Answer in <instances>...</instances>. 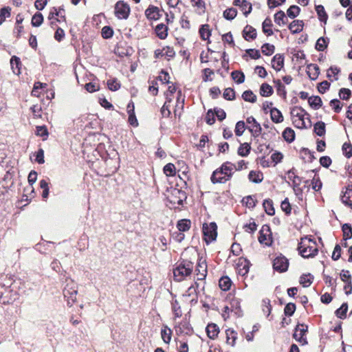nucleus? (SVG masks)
<instances>
[{
	"mask_svg": "<svg viewBox=\"0 0 352 352\" xmlns=\"http://www.w3.org/2000/svg\"><path fill=\"white\" fill-rule=\"evenodd\" d=\"M236 171V165L230 162H226L213 171L210 180L212 184H225L230 180Z\"/></svg>",
	"mask_w": 352,
	"mask_h": 352,
	"instance_id": "f257e3e1",
	"label": "nucleus"
},
{
	"mask_svg": "<svg viewBox=\"0 0 352 352\" xmlns=\"http://www.w3.org/2000/svg\"><path fill=\"white\" fill-rule=\"evenodd\" d=\"M165 195L168 202L175 208L177 207L176 205L183 206L187 198L185 191L174 187L167 188Z\"/></svg>",
	"mask_w": 352,
	"mask_h": 352,
	"instance_id": "f03ea898",
	"label": "nucleus"
},
{
	"mask_svg": "<svg viewBox=\"0 0 352 352\" xmlns=\"http://www.w3.org/2000/svg\"><path fill=\"white\" fill-rule=\"evenodd\" d=\"M193 270V263L188 260H183L174 269V278L176 281L180 282L186 276H190Z\"/></svg>",
	"mask_w": 352,
	"mask_h": 352,
	"instance_id": "7ed1b4c3",
	"label": "nucleus"
},
{
	"mask_svg": "<svg viewBox=\"0 0 352 352\" xmlns=\"http://www.w3.org/2000/svg\"><path fill=\"white\" fill-rule=\"evenodd\" d=\"M298 250L300 254L304 258L313 257L318 252L316 243L311 240L301 241L298 244Z\"/></svg>",
	"mask_w": 352,
	"mask_h": 352,
	"instance_id": "20e7f679",
	"label": "nucleus"
},
{
	"mask_svg": "<svg viewBox=\"0 0 352 352\" xmlns=\"http://www.w3.org/2000/svg\"><path fill=\"white\" fill-rule=\"evenodd\" d=\"M63 296L67 300V305L72 306L76 300L78 294L77 285L73 280L66 279V285L63 289Z\"/></svg>",
	"mask_w": 352,
	"mask_h": 352,
	"instance_id": "39448f33",
	"label": "nucleus"
},
{
	"mask_svg": "<svg viewBox=\"0 0 352 352\" xmlns=\"http://www.w3.org/2000/svg\"><path fill=\"white\" fill-rule=\"evenodd\" d=\"M203 234L204 240L207 244L216 240L217 236V226L215 222H211L209 224H203Z\"/></svg>",
	"mask_w": 352,
	"mask_h": 352,
	"instance_id": "423d86ee",
	"label": "nucleus"
},
{
	"mask_svg": "<svg viewBox=\"0 0 352 352\" xmlns=\"http://www.w3.org/2000/svg\"><path fill=\"white\" fill-rule=\"evenodd\" d=\"M129 6L123 1H118L115 5V15L120 19H126L130 14Z\"/></svg>",
	"mask_w": 352,
	"mask_h": 352,
	"instance_id": "0eeeda50",
	"label": "nucleus"
},
{
	"mask_svg": "<svg viewBox=\"0 0 352 352\" xmlns=\"http://www.w3.org/2000/svg\"><path fill=\"white\" fill-rule=\"evenodd\" d=\"M289 261L288 259L280 254L276 257L273 261V268L275 271L278 272H285L288 270Z\"/></svg>",
	"mask_w": 352,
	"mask_h": 352,
	"instance_id": "6e6552de",
	"label": "nucleus"
},
{
	"mask_svg": "<svg viewBox=\"0 0 352 352\" xmlns=\"http://www.w3.org/2000/svg\"><path fill=\"white\" fill-rule=\"evenodd\" d=\"M308 331V327L304 324H298L293 335L294 338L303 344H307V338L304 336Z\"/></svg>",
	"mask_w": 352,
	"mask_h": 352,
	"instance_id": "1a4fd4ad",
	"label": "nucleus"
},
{
	"mask_svg": "<svg viewBox=\"0 0 352 352\" xmlns=\"http://www.w3.org/2000/svg\"><path fill=\"white\" fill-rule=\"evenodd\" d=\"M246 122L250 126L248 127L251 132L252 136L254 138L258 137L262 132L261 124L256 120L253 116H250L247 118Z\"/></svg>",
	"mask_w": 352,
	"mask_h": 352,
	"instance_id": "9d476101",
	"label": "nucleus"
},
{
	"mask_svg": "<svg viewBox=\"0 0 352 352\" xmlns=\"http://www.w3.org/2000/svg\"><path fill=\"white\" fill-rule=\"evenodd\" d=\"M291 116L292 117H296L298 118H305V116H307V120H308L309 126H311V120L309 118V114L301 107H294L291 109Z\"/></svg>",
	"mask_w": 352,
	"mask_h": 352,
	"instance_id": "9b49d317",
	"label": "nucleus"
},
{
	"mask_svg": "<svg viewBox=\"0 0 352 352\" xmlns=\"http://www.w3.org/2000/svg\"><path fill=\"white\" fill-rule=\"evenodd\" d=\"M145 15L148 19L155 21L158 20L162 16L159 8L152 5L145 10Z\"/></svg>",
	"mask_w": 352,
	"mask_h": 352,
	"instance_id": "f8f14e48",
	"label": "nucleus"
},
{
	"mask_svg": "<svg viewBox=\"0 0 352 352\" xmlns=\"http://www.w3.org/2000/svg\"><path fill=\"white\" fill-rule=\"evenodd\" d=\"M196 272L197 275L200 276V277L198 278L199 280L205 279L207 275V264L205 259H202L201 258L199 259Z\"/></svg>",
	"mask_w": 352,
	"mask_h": 352,
	"instance_id": "ddd939ff",
	"label": "nucleus"
},
{
	"mask_svg": "<svg viewBox=\"0 0 352 352\" xmlns=\"http://www.w3.org/2000/svg\"><path fill=\"white\" fill-rule=\"evenodd\" d=\"M284 66V56L281 54H276L272 59V67L279 72Z\"/></svg>",
	"mask_w": 352,
	"mask_h": 352,
	"instance_id": "4468645a",
	"label": "nucleus"
},
{
	"mask_svg": "<svg viewBox=\"0 0 352 352\" xmlns=\"http://www.w3.org/2000/svg\"><path fill=\"white\" fill-rule=\"evenodd\" d=\"M256 30L251 25H247L243 30V36L245 40L250 41L256 38Z\"/></svg>",
	"mask_w": 352,
	"mask_h": 352,
	"instance_id": "2eb2a0df",
	"label": "nucleus"
},
{
	"mask_svg": "<svg viewBox=\"0 0 352 352\" xmlns=\"http://www.w3.org/2000/svg\"><path fill=\"white\" fill-rule=\"evenodd\" d=\"M267 232H270V228L268 226H263L259 232L258 241L261 244L270 245V239H267Z\"/></svg>",
	"mask_w": 352,
	"mask_h": 352,
	"instance_id": "dca6fc26",
	"label": "nucleus"
},
{
	"mask_svg": "<svg viewBox=\"0 0 352 352\" xmlns=\"http://www.w3.org/2000/svg\"><path fill=\"white\" fill-rule=\"evenodd\" d=\"M208 336L210 339H215L219 333V327L214 323L208 324L206 328Z\"/></svg>",
	"mask_w": 352,
	"mask_h": 352,
	"instance_id": "f3484780",
	"label": "nucleus"
},
{
	"mask_svg": "<svg viewBox=\"0 0 352 352\" xmlns=\"http://www.w3.org/2000/svg\"><path fill=\"white\" fill-rule=\"evenodd\" d=\"M307 74L311 80H316L320 74V68L316 64H309L307 65Z\"/></svg>",
	"mask_w": 352,
	"mask_h": 352,
	"instance_id": "a211bd4d",
	"label": "nucleus"
},
{
	"mask_svg": "<svg viewBox=\"0 0 352 352\" xmlns=\"http://www.w3.org/2000/svg\"><path fill=\"white\" fill-rule=\"evenodd\" d=\"M304 23L301 20H294L289 25V29L292 34L300 32L303 29Z\"/></svg>",
	"mask_w": 352,
	"mask_h": 352,
	"instance_id": "6ab92c4d",
	"label": "nucleus"
},
{
	"mask_svg": "<svg viewBox=\"0 0 352 352\" xmlns=\"http://www.w3.org/2000/svg\"><path fill=\"white\" fill-rule=\"evenodd\" d=\"M270 116L272 120L275 123H280L283 121L282 113L275 107L270 109Z\"/></svg>",
	"mask_w": 352,
	"mask_h": 352,
	"instance_id": "aec40b11",
	"label": "nucleus"
},
{
	"mask_svg": "<svg viewBox=\"0 0 352 352\" xmlns=\"http://www.w3.org/2000/svg\"><path fill=\"white\" fill-rule=\"evenodd\" d=\"M314 131L320 137H322L326 133L325 123L322 121H318L314 125Z\"/></svg>",
	"mask_w": 352,
	"mask_h": 352,
	"instance_id": "412c9836",
	"label": "nucleus"
},
{
	"mask_svg": "<svg viewBox=\"0 0 352 352\" xmlns=\"http://www.w3.org/2000/svg\"><path fill=\"white\" fill-rule=\"evenodd\" d=\"M168 28L163 23L158 24L155 28V33L160 39L166 38L168 33Z\"/></svg>",
	"mask_w": 352,
	"mask_h": 352,
	"instance_id": "4be33fe9",
	"label": "nucleus"
},
{
	"mask_svg": "<svg viewBox=\"0 0 352 352\" xmlns=\"http://www.w3.org/2000/svg\"><path fill=\"white\" fill-rule=\"evenodd\" d=\"M263 208L265 212L270 216H272L275 214V209L274 208L273 201L270 199H266L263 201Z\"/></svg>",
	"mask_w": 352,
	"mask_h": 352,
	"instance_id": "5701e85b",
	"label": "nucleus"
},
{
	"mask_svg": "<svg viewBox=\"0 0 352 352\" xmlns=\"http://www.w3.org/2000/svg\"><path fill=\"white\" fill-rule=\"evenodd\" d=\"M308 103L315 110L320 109L322 105V100L318 96L309 97Z\"/></svg>",
	"mask_w": 352,
	"mask_h": 352,
	"instance_id": "b1692460",
	"label": "nucleus"
},
{
	"mask_svg": "<svg viewBox=\"0 0 352 352\" xmlns=\"http://www.w3.org/2000/svg\"><path fill=\"white\" fill-rule=\"evenodd\" d=\"M341 199L343 204L352 208V188H350L349 187L346 188Z\"/></svg>",
	"mask_w": 352,
	"mask_h": 352,
	"instance_id": "393cba45",
	"label": "nucleus"
},
{
	"mask_svg": "<svg viewBox=\"0 0 352 352\" xmlns=\"http://www.w3.org/2000/svg\"><path fill=\"white\" fill-rule=\"evenodd\" d=\"M274 82L276 85L277 94L278 96L283 97V99H286L287 91H286L285 85L278 79L274 80Z\"/></svg>",
	"mask_w": 352,
	"mask_h": 352,
	"instance_id": "a878e982",
	"label": "nucleus"
},
{
	"mask_svg": "<svg viewBox=\"0 0 352 352\" xmlns=\"http://www.w3.org/2000/svg\"><path fill=\"white\" fill-rule=\"evenodd\" d=\"M232 281L228 276H222L219 280V286L223 291H228L230 289Z\"/></svg>",
	"mask_w": 352,
	"mask_h": 352,
	"instance_id": "bb28decb",
	"label": "nucleus"
},
{
	"mask_svg": "<svg viewBox=\"0 0 352 352\" xmlns=\"http://www.w3.org/2000/svg\"><path fill=\"white\" fill-rule=\"evenodd\" d=\"M316 11L318 14L319 20L326 23L328 19V15L325 12L324 6L322 5L316 6Z\"/></svg>",
	"mask_w": 352,
	"mask_h": 352,
	"instance_id": "cd10ccee",
	"label": "nucleus"
},
{
	"mask_svg": "<svg viewBox=\"0 0 352 352\" xmlns=\"http://www.w3.org/2000/svg\"><path fill=\"white\" fill-rule=\"evenodd\" d=\"M274 93L273 88L267 83H263L260 87V94L263 97H269Z\"/></svg>",
	"mask_w": 352,
	"mask_h": 352,
	"instance_id": "c85d7f7f",
	"label": "nucleus"
},
{
	"mask_svg": "<svg viewBox=\"0 0 352 352\" xmlns=\"http://www.w3.org/2000/svg\"><path fill=\"white\" fill-rule=\"evenodd\" d=\"M283 138L289 143L294 142L295 140L294 131L290 127H287L283 132Z\"/></svg>",
	"mask_w": 352,
	"mask_h": 352,
	"instance_id": "c756f323",
	"label": "nucleus"
},
{
	"mask_svg": "<svg viewBox=\"0 0 352 352\" xmlns=\"http://www.w3.org/2000/svg\"><path fill=\"white\" fill-rule=\"evenodd\" d=\"M329 41L328 38L320 37L316 41V50L319 52L324 51L328 46Z\"/></svg>",
	"mask_w": 352,
	"mask_h": 352,
	"instance_id": "7c9ffc66",
	"label": "nucleus"
},
{
	"mask_svg": "<svg viewBox=\"0 0 352 352\" xmlns=\"http://www.w3.org/2000/svg\"><path fill=\"white\" fill-rule=\"evenodd\" d=\"M10 65L14 73L17 74L21 73L20 66L21 65V62L19 57L13 56L10 59Z\"/></svg>",
	"mask_w": 352,
	"mask_h": 352,
	"instance_id": "2f4dec72",
	"label": "nucleus"
},
{
	"mask_svg": "<svg viewBox=\"0 0 352 352\" xmlns=\"http://www.w3.org/2000/svg\"><path fill=\"white\" fill-rule=\"evenodd\" d=\"M191 222L189 219H184L178 221L177 228L181 232H186L190 228Z\"/></svg>",
	"mask_w": 352,
	"mask_h": 352,
	"instance_id": "473e14b6",
	"label": "nucleus"
},
{
	"mask_svg": "<svg viewBox=\"0 0 352 352\" xmlns=\"http://www.w3.org/2000/svg\"><path fill=\"white\" fill-rule=\"evenodd\" d=\"M226 342L231 346H234L235 341L237 338V333L234 330L228 329L226 331Z\"/></svg>",
	"mask_w": 352,
	"mask_h": 352,
	"instance_id": "72a5a7b5",
	"label": "nucleus"
},
{
	"mask_svg": "<svg viewBox=\"0 0 352 352\" xmlns=\"http://www.w3.org/2000/svg\"><path fill=\"white\" fill-rule=\"evenodd\" d=\"M199 32L201 39L204 41L208 40L211 35V32L209 29V25L208 24L201 25Z\"/></svg>",
	"mask_w": 352,
	"mask_h": 352,
	"instance_id": "f704fd0d",
	"label": "nucleus"
},
{
	"mask_svg": "<svg viewBox=\"0 0 352 352\" xmlns=\"http://www.w3.org/2000/svg\"><path fill=\"white\" fill-rule=\"evenodd\" d=\"M274 21L278 25H280L287 23V20L285 14L283 11L279 10L274 14Z\"/></svg>",
	"mask_w": 352,
	"mask_h": 352,
	"instance_id": "c9c22d12",
	"label": "nucleus"
},
{
	"mask_svg": "<svg viewBox=\"0 0 352 352\" xmlns=\"http://www.w3.org/2000/svg\"><path fill=\"white\" fill-rule=\"evenodd\" d=\"M248 178L251 182L258 184L262 182L263 177L260 172L251 170L248 175Z\"/></svg>",
	"mask_w": 352,
	"mask_h": 352,
	"instance_id": "e433bc0d",
	"label": "nucleus"
},
{
	"mask_svg": "<svg viewBox=\"0 0 352 352\" xmlns=\"http://www.w3.org/2000/svg\"><path fill=\"white\" fill-rule=\"evenodd\" d=\"M272 26V21L269 18H266L262 24L263 32L266 34L267 36H271L273 34V31L271 29Z\"/></svg>",
	"mask_w": 352,
	"mask_h": 352,
	"instance_id": "4c0bfd02",
	"label": "nucleus"
},
{
	"mask_svg": "<svg viewBox=\"0 0 352 352\" xmlns=\"http://www.w3.org/2000/svg\"><path fill=\"white\" fill-rule=\"evenodd\" d=\"M314 276H311L310 274H302L300 277V283L304 287H309L313 282Z\"/></svg>",
	"mask_w": 352,
	"mask_h": 352,
	"instance_id": "58836bf2",
	"label": "nucleus"
},
{
	"mask_svg": "<svg viewBox=\"0 0 352 352\" xmlns=\"http://www.w3.org/2000/svg\"><path fill=\"white\" fill-rule=\"evenodd\" d=\"M231 76L232 80H234L237 84H241L245 81V75L241 71H233L231 73Z\"/></svg>",
	"mask_w": 352,
	"mask_h": 352,
	"instance_id": "ea45409f",
	"label": "nucleus"
},
{
	"mask_svg": "<svg viewBox=\"0 0 352 352\" xmlns=\"http://www.w3.org/2000/svg\"><path fill=\"white\" fill-rule=\"evenodd\" d=\"M347 310L348 305L346 302H344L340 308L336 310L335 314L338 318L344 319L346 316Z\"/></svg>",
	"mask_w": 352,
	"mask_h": 352,
	"instance_id": "a19ab883",
	"label": "nucleus"
},
{
	"mask_svg": "<svg viewBox=\"0 0 352 352\" xmlns=\"http://www.w3.org/2000/svg\"><path fill=\"white\" fill-rule=\"evenodd\" d=\"M342 230L343 232V239L346 241L352 238V227L349 223H344Z\"/></svg>",
	"mask_w": 352,
	"mask_h": 352,
	"instance_id": "79ce46f5",
	"label": "nucleus"
},
{
	"mask_svg": "<svg viewBox=\"0 0 352 352\" xmlns=\"http://www.w3.org/2000/svg\"><path fill=\"white\" fill-rule=\"evenodd\" d=\"M242 98L246 101L254 103L256 101V96L251 90H246L242 94Z\"/></svg>",
	"mask_w": 352,
	"mask_h": 352,
	"instance_id": "37998d69",
	"label": "nucleus"
},
{
	"mask_svg": "<svg viewBox=\"0 0 352 352\" xmlns=\"http://www.w3.org/2000/svg\"><path fill=\"white\" fill-rule=\"evenodd\" d=\"M237 14V10L236 9L234 8H228L226 10H224L223 16V17L229 21H231L234 19Z\"/></svg>",
	"mask_w": 352,
	"mask_h": 352,
	"instance_id": "c03bdc74",
	"label": "nucleus"
},
{
	"mask_svg": "<svg viewBox=\"0 0 352 352\" xmlns=\"http://www.w3.org/2000/svg\"><path fill=\"white\" fill-rule=\"evenodd\" d=\"M250 149L251 147L249 144H242L238 148V154L241 157H246L249 155Z\"/></svg>",
	"mask_w": 352,
	"mask_h": 352,
	"instance_id": "a18cd8bd",
	"label": "nucleus"
},
{
	"mask_svg": "<svg viewBox=\"0 0 352 352\" xmlns=\"http://www.w3.org/2000/svg\"><path fill=\"white\" fill-rule=\"evenodd\" d=\"M300 12V8L298 6H291L287 10V16L291 19L296 18Z\"/></svg>",
	"mask_w": 352,
	"mask_h": 352,
	"instance_id": "49530a36",
	"label": "nucleus"
},
{
	"mask_svg": "<svg viewBox=\"0 0 352 352\" xmlns=\"http://www.w3.org/2000/svg\"><path fill=\"white\" fill-rule=\"evenodd\" d=\"M43 22V16L41 12L35 13L32 18V25L34 27H39Z\"/></svg>",
	"mask_w": 352,
	"mask_h": 352,
	"instance_id": "de8ad7c7",
	"label": "nucleus"
},
{
	"mask_svg": "<svg viewBox=\"0 0 352 352\" xmlns=\"http://www.w3.org/2000/svg\"><path fill=\"white\" fill-rule=\"evenodd\" d=\"M11 8L9 7H3L0 10V25L6 21V18L10 16Z\"/></svg>",
	"mask_w": 352,
	"mask_h": 352,
	"instance_id": "09e8293b",
	"label": "nucleus"
},
{
	"mask_svg": "<svg viewBox=\"0 0 352 352\" xmlns=\"http://www.w3.org/2000/svg\"><path fill=\"white\" fill-rule=\"evenodd\" d=\"M274 45L270 43H265L261 47L262 53L266 56L272 55L274 52Z\"/></svg>",
	"mask_w": 352,
	"mask_h": 352,
	"instance_id": "8fccbe9b",
	"label": "nucleus"
},
{
	"mask_svg": "<svg viewBox=\"0 0 352 352\" xmlns=\"http://www.w3.org/2000/svg\"><path fill=\"white\" fill-rule=\"evenodd\" d=\"M164 173L166 176H174L176 173V168L173 164L168 163L164 167Z\"/></svg>",
	"mask_w": 352,
	"mask_h": 352,
	"instance_id": "3c124183",
	"label": "nucleus"
},
{
	"mask_svg": "<svg viewBox=\"0 0 352 352\" xmlns=\"http://www.w3.org/2000/svg\"><path fill=\"white\" fill-rule=\"evenodd\" d=\"M296 309V307L294 303L289 302L285 307L284 314L287 316H292L294 314Z\"/></svg>",
	"mask_w": 352,
	"mask_h": 352,
	"instance_id": "603ef678",
	"label": "nucleus"
},
{
	"mask_svg": "<svg viewBox=\"0 0 352 352\" xmlns=\"http://www.w3.org/2000/svg\"><path fill=\"white\" fill-rule=\"evenodd\" d=\"M36 135L45 140L49 135L47 127L45 125L36 126Z\"/></svg>",
	"mask_w": 352,
	"mask_h": 352,
	"instance_id": "864d4df0",
	"label": "nucleus"
},
{
	"mask_svg": "<svg viewBox=\"0 0 352 352\" xmlns=\"http://www.w3.org/2000/svg\"><path fill=\"white\" fill-rule=\"evenodd\" d=\"M239 8L245 16H247L252 10V4L246 0L243 1V3L241 4Z\"/></svg>",
	"mask_w": 352,
	"mask_h": 352,
	"instance_id": "5fc2aeb1",
	"label": "nucleus"
},
{
	"mask_svg": "<svg viewBox=\"0 0 352 352\" xmlns=\"http://www.w3.org/2000/svg\"><path fill=\"white\" fill-rule=\"evenodd\" d=\"M245 129V124L243 121H239L235 126V134L236 136H241Z\"/></svg>",
	"mask_w": 352,
	"mask_h": 352,
	"instance_id": "6e6d98bb",
	"label": "nucleus"
},
{
	"mask_svg": "<svg viewBox=\"0 0 352 352\" xmlns=\"http://www.w3.org/2000/svg\"><path fill=\"white\" fill-rule=\"evenodd\" d=\"M330 106L333 108L336 113H340L342 110L343 104L338 99H333L330 101Z\"/></svg>",
	"mask_w": 352,
	"mask_h": 352,
	"instance_id": "4d7b16f0",
	"label": "nucleus"
},
{
	"mask_svg": "<svg viewBox=\"0 0 352 352\" xmlns=\"http://www.w3.org/2000/svg\"><path fill=\"white\" fill-rule=\"evenodd\" d=\"M351 96V91L347 88H341L339 91V96L343 100H348Z\"/></svg>",
	"mask_w": 352,
	"mask_h": 352,
	"instance_id": "13d9d810",
	"label": "nucleus"
},
{
	"mask_svg": "<svg viewBox=\"0 0 352 352\" xmlns=\"http://www.w3.org/2000/svg\"><path fill=\"white\" fill-rule=\"evenodd\" d=\"M244 264L241 263L239 265V273L244 276L249 272V267H250V262L247 260L244 261Z\"/></svg>",
	"mask_w": 352,
	"mask_h": 352,
	"instance_id": "bf43d9fd",
	"label": "nucleus"
},
{
	"mask_svg": "<svg viewBox=\"0 0 352 352\" xmlns=\"http://www.w3.org/2000/svg\"><path fill=\"white\" fill-rule=\"evenodd\" d=\"M101 34L104 38H110L113 35V30L110 26H104L102 29Z\"/></svg>",
	"mask_w": 352,
	"mask_h": 352,
	"instance_id": "052dcab7",
	"label": "nucleus"
},
{
	"mask_svg": "<svg viewBox=\"0 0 352 352\" xmlns=\"http://www.w3.org/2000/svg\"><path fill=\"white\" fill-rule=\"evenodd\" d=\"M223 98L228 100H233L235 98V91L232 88H227L224 90Z\"/></svg>",
	"mask_w": 352,
	"mask_h": 352,
	"instance_id": "680f3d73",
	"label": "nucleus"
},
{
	"mask_svg": "<svg viewBox=\"0 0 352 352\" xmlns=\"http://www.w3.org/2000/svg\"><path fill=\"white\" fill-rule=\"evenodd\" d=\"M342 151L344 155L347 158H350L352 156V145L350 143H344L342 145Z\"/></svg>",
	"mask_w": 352,
	"mask_h": 352,
	"instance_id": "e2e57ef3",
	"label": "nucleus"
},
{
	"mask_svg": "<svg viewBox=\"0 0 352 352\" xmlns=\"http://www.w3.org/2000/svg\"><path fill=\"white\" fill-rule=\"evenodd\" d=\"M107 86L111 91H117L120 89V85L116 79H110L107 80Z\"/></svg>",
	"mask_w": 352,
	"mask_h": 352,
	"instance_id": "0e129e2a",
	"label": "nucleus"
},
{
	"mask_svg": "<svg viewBox=\"0 0 352 352\" xmlns=\"http://www.w3.org/2000/svg\"><path fill=\"white\" fill-rule=\"evenodd\" d=\"M162 338L164 342L166 344H168L171 340V331L170 329L166 330V329H162L161 331Z\"/></svg>",
	"mask_w": 352,
	"mask_h": 352,
	"instance_id": "69168bd1",
	"label": "nucleus"
},
{
	"mask_svg": "<svg viewBox=\"0 0 352 352\" xmlns=\"http://www.w3.org/2000/svg\"><path fill=\"white\" fill-rule=\"evenodd\" d=\"M280 207L283 211H284L286 214H289L291 213L292 208L287 198H285L281 202Z\"/></svg>",
	"mask_w": 352,
	"mask_h": 352,
	"instance_id": "338daca9",
	"label": "nucleus"
},
{
	"mask_svg": "<svg viewBox=\"0 0 352 352\" xmlns=\"http://www.w3.org/2000/svg\"><path fill=\"white\" fill-rule=\"evenodd\" d=\"M205 120L209 125H212L215 122L214 113L212 109L208 111Z\"/></svg>",
	"mask_w": 352,
	"mask_h": 352,
	"instance_id": "774afa93",
	"label": "nucleus"
}]
</instances>
